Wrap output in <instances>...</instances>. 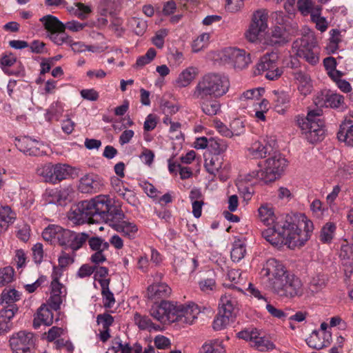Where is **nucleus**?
I'll return each mask as SVG.
<instances>
[{"label": "nucleus", "mask_w": 353, "mask_h": 353, "mask_svg": "<svg viewBox=\"0 0 353 353\" xmlns=\"http://www.w3.org/2000/svg\"><path fill=\"white\" fill-rule=\"evenodd\" d=\"M125 217L121 209L111 206L108 197L104 195L79 202L68 214V219L75 224L105 222L114 230Z\"/></svg>", "instance_id": "f257e3e1"}, {"label": "nucleus", "mask_w": 353, "mask_h": 353, "mask_svg": "<svg viewBox=\"0 0 353 353\" xmlns=\"http://www.w3.org/2000/svg\"><path fill=\"white\" fill-rule=\"evenodd\" d=\"M312 222L304 214H301L297 223L288 221H278L262 232L263 237L273 245L282 244L293 249L302 246L307 241L313 230Z\"/></svg>", "instance_id": "f03ea898"}, {"label": "nucleus", "mask_w": 353, "mask_h": 353, "mask_svg": "<svg viewBox=\"0 0 353 353\" xmlns=\"http://www.w3.org/2000/svg\"><path fill=\"white\" fill-rule=\"evenodd\" d=\"M260 274L268 277L272 292L281 298L293 299L303 294L300 279L289 274L284 265L275 259L266 261Z\"/></svg>", "instance_id": "7ed1b4c3"}, {"label": "nucleus", "mask_w": 353, "mask_h": 353, "mask_svg": "<svg viewBox=\"0 0 353 353\" xmlns=\"http://www.w3.org/2000/svg\"><path fill=\"white\" fill-rule=\"evenodd\" d=\"M229 88L230 81L226 76L211 72L199 79L190 96L213 97L219 99L225 95Z\"/></svg>", "instance_id": "20e7f679"}, {"label": "nucleus", "mask_w": 353, "mask_h": 353, "mask_svg": "<svg viewBox=\"0 0 353 353\" xmlns=\"http://www.w3.org/2000/svg\"><path fill=\"white\" fill-rule=\"evenodd\" d=\"M265 161L263 168L253 172V177L257 178L265 183L274 181L281 176L287 166V161L281 154L272 152Z\"/></svg>", "instance_id": "39448f33"}, {"label": "nucleus", "mask_w": 353, "mask_h": 353, "mask_svg": "<svg viewBox=\"0 0 353 353\" xmlns=\"http://www.w3.org/2000/svg\"><path fill=\"white\" fill-rule=\"evenodd\" d=\"M321 114L322 110L319 108L310 110L307 117L299 122L301 130L312 142L321 141L324 137V121L321 118Z\"/></svg>", "instance_id": "423d86ee"}, {"label": "nucleus", "mask_w": 353, "mask_h": 353, "mask_svg": "<svg viewBox=\"0 0 353 353\" xmlns=\"http://www.w3.org/2000/svg\"><path fill=\"white\" fill-rule=\"evenodd\" d=\"M279 55L275 52L265 54L259 60L256 66V74H264L269 80L278 79L283 71L278 65Z\"/></svg>", "instance_id": "0eeeda50"}, {"label": "nucleus", "mask_w": 353, "mask_h": 353, "mask_svg": "<svg viewBox=\"0 0 353 353\" xmlns=\"http://www.w3.org/2000/svg\"><path fill=\"white\" fill-rule=\"evenodd\" d=\"M268 19V12L265 9H259L253 12L250 25L245 33V38L250 42H256L261 33L265 31Z\"/></svg>", "instance_id": "6e6552de"}, {"label": "nucleus", "mask_w": 353, "mask_h": 353, "mask_svg": "<svg viewBox=\"0 0 353 353\" xmlns=\"http://www.w3.org/2000/svg\"><path fill=\"white\" fill-rule=\"evenodd\" d=\"M298 46L296 54L303 58L310 64L314 65L319 61L318 52L316 50V41L313 36H305L300 41H296L294 43Z\"/></svg>", "instance_id": "1a4fd4ad"}, {"label": "nucleus", "mask_w": 353, "mask_h": 353, "mask_svg": "<svg viewBox=\"0 0 353 353\" xmlns=\"http://www.w3.org/2000/svg\"><path fill=\"white\" fill-rule=\"evenodd\" d=\"M221 59L239 70L245 68L251 63L250 54L244 50L236 48H227L223 50Z\"/></svg>", "instance_id": "9d476101"}, {"label": "nucleus", "mask_w": 353, "mask_h": 353, "mask_svg": "<svg viewBox=\"0 0 353 353\" xmlns=\"http://www.w3.org/2000/svg\"><path fill=\"white\" fill-rule=\"evenodd\" d=\"M36 338L33 333L20 331L10 339L13 353H32Z\"/></svg>", "instance_id": "9b49d317"}, {"label": "nucleus", "mask_w": 353, "mask_h": 353, "mask_svg": "<svg viewBox=\"0 0 353 353\" xmlns=\"http://www.w3.org/2000/svg\"><path fill=\"white\" fill-rule=\"evenodd\" d=\"M200 310L198 306L194 303L186 305L183 304H174L173 311V323L179 322L181 323L192 324L199 314Z\"/></svg>", "instance_id": "f8f14e48"}, {"label": "nucleus", "mask_w": 353, "mask_h": 353, "mask_svg": "<svg viewBox=\"0 0 353 353\" xmlns=\"http://www.w3.org/2000/svg\"><path fill=\"white\" fill-rule=\"evenodd\" d=\"M174 304L167 301H162L160 304H155L150 310V315L161 323H173V311Z\"/></svg>", "instance_id": "ddd939ff"}, {"label": "nucleus", "mask_w": 353, "mask_h": 353, "mask_svg": "<svg viewBox=\"0 0 353 353\" xmlns=\"http://www.w3.org/2000/svg\"><path fill=\"white\" fill-rule=\"evenodd\" d=\"M162 276L161 273L157 274L154 276L155 282L148 288V297L154 301L168 298L172 292L171 288L168 284L159 282L161 279Z\"/></svg>", "instance_id": "4468645a"}, {"label": "nucleus", "mask_w": 353, "mask_h": 353, "mask_svg": "<svg viewBox=\"0 0 353 353\" xmlns=\"http://www.w3.org/2000/svg\"><path fill=\"white\" fill-rule=\"evenodd\" d=\"M103 187L102 179L94 174H88L82 176L79 183L78 190L82 193H97Z\"/></svg>", "instance_id": "2eb2a0df"}, {"label": "nucleus", "mask_w": 353, "mask_h": 353, "mask_svg": "<svg viewBox=\"0 0 353 353\" xmlns=\"http://www.w3.org/2000/svg\"><path fill=\"white\" fill-rule=\"evenodd\" d=\"M197 101L204 114L208 116H214L221 110V104L213 97L191 96Z\"/></svg>", "instance_id": "dca6fc26"}, {"label": "nucleus", "mask_w": 353, "mask_h": 353, "mask_svg": "<svg viewBox=\"0 0 353 353\" xmlns=\"http://www.w3.org/2000/svg\"><path fill=\"white\" fill-rule=\"evenodd\" d=\"M273 148L270 144H264L261 141L253 142L247 149V156L251 159H263L271 155Z\"/></svg>", "instance_id": "f3484780"}, {"label": "nucleus", "mask_w": 353, "mask_h": 353, "mask_svg": "<svg viewBox=\"0 0 353 353\" xmlns=\"http://www.w3.org/2000/svg\"><path fill=\"white\" fill-rule=\"evenodd\" d=\"M294 79L298 84V90L303 95H307L312 90V83L310 75L305 71L295 70L292 72Z\"/></svg>", "instance_id": "a211bd4d"}, {"label": "nucleus", "mask_w": 353, "mask_h": 353, "mask_svg": "<svg viewBox=\"0 0 353 353\" xmlns=\"http://www.w3.org/2000/svg\"><path fill=\"white\" fill-rule=\"evenodd\" d=\"M331 334L327 332H320L314 330L310 336L306 339V343L310 347L316 350H321L330 344Z\"/></svg>", "instance_id": "6ab92c4d"}, {"label": "nucleus", "mask_w": 353, "mask_h": 353, "mask_svg": "<svg viewBox=\"0 0 353 353\" xmlns=\"http://www.w3.org/2000/svg\"><path fill=\"white\" fill-rule=\"evenodd\" d=\"M337 137L339 141H344L350 146H353V115L345 117L340 126Z\"/></svg>", "instance_id": "aec40b11"}, {"label": "nucleus", "mask_w": 353, "mask_h": 353, "mask_svg": "<svg viewBox=\"0 0 353 353\" xmlns=\"http://www.w3.org/2000/svg\"><path fill=\"white\" fill-rule=\"evenodd\" d=\"M289 41V36L283 26H274L267 35L265 42L268 45L275 46L284 44Z\"/></svg>", "instance_id": "412c9836"}, {"label": "nucleus", "mask_w": 353, "mask_h": 353, "mask_svg": "<svg viewBox=\"0 0 353 353\" xmlns=\"http://www.w3.org/2000/svg\"><path fill=\"white\" fill-rule=\"evenodd\" d=\"M38 142L28 137L17 140V146L20 151L29 156H39L42 152L37 147Z\"/></svg>", "instance_id": "4be33fe9"}, {"label": "nucleus", "mask_w": 353, "mask_h": 353, "mask_svg": "<svg viewBox=\"0 0 353 353\" xmlns=\"http://www.w3.org/2000/svg\"><path fill=\"white\" fill-rule=\"evenodd\" d=\"M205 163L204 166L207 172L211 174L215 175L221 168L223 159L221 155L205 152L204 154Z\"/></svg>", "instance_id": "5701e85b"}, {"label": "nucleus", "mask_w": 353, "mask_h": 353, "mask_svg": "<svg viewBox=\"0 0 353 353\" xmlns=\"http://www.w3.org/2000/svg\"><path fill=\"white\" fill-rule=\"evenodd\" d=\"M53 322V314L51 310L46 307H40L34 319L33 326L38 328L41 324L50 325Z\"/></svg>", "instance_id": "b1692460"}, {"label": "nucleus", "mask_w": 353, "mask_h": 353, "mask_svg": "<svg viewBox=\"0 0 353 353\" xmlns=\"http://www.w3.org/2000/svg\"><path fill=\"white\" fill-rule=\"evenodd\" d=\"M99 283L101 287L103 306L105 308H111L115 303V299L113 293L109 288L110 279H101L99 280Z\"/></svg>", "instance_id": "393cba45"}, {"label": "nucleus", "mask_w": 353, "mask_h": 353, "mask_svg": "<svg viewBox=\"0 0 353 353\" xmlns=\"http://www.w3.org/2000/svg\"><path fill=\"white\" fill-rule=\"evenodd\" d=\"M198 70L195 67H188L183 70L176 79V84L180 88H185L189 85L196 78Z\"/></svg>", "instance_id": "a878e982"}, {"label": "nucleus", "mask_w": 353, "mask_h": 353, "mask_svg": "<svg viewBox=\"0 0 353 353\" xmlns=\"http://www.w3.org/2000/svg\"><path fill=\"white\" fill-rule=\"evenodd\" d=\"M138 226L135 223L125 220L121 222V224L116 228V231L122 234L124 237L129 239H134L136 238L138 232Z\"/></svg>", "instance_id": "bb28decb"}, {"label": "nucleus", "mask_w": 353, "mask_h": 353, "mask_svg": "<svg viewBox=\"0 0 353 353\" xmlns=\"http://www.w3.org/2000/svg\"><path fill=\"white\" fill-rule=\"evenodd\" d=\"M40 21L43 23L48 34H51L52 32L64 30L63 23L53 15H46L41 18Z\"/></svg>", "instance_id": "cd10ccee"}, {"label": "nucleus", "mask_w": 353, "mask_h": 353, "mask_svg": "<svg viewBox=\"0 0 353 353\" xmlns=\"http://www.w3.org/2000/svg\"><path fill=\"white\" fill-rule=\"evenodd\" d=\"M274 108L279 113H283L284 110L290 103V97L284 91H273Z\"/></svg>", "instance_id": "c85d7f7f"}, {"label": "nucleus", "mask_w": 353, "mask_h": 353, "mask_svg": "<svg viewBox=\"0 0 353 353\" xmlns=\"http://www.w3.org/2000/svg\"><path fill=\"white\" fill-rule=\"evenodd\" d=\"M71 174V167L66 164L57 163L52 166L53 181L55 184L63 179H65Z\"/></svg>", "instance_id": "c756f323"}, {"label": "nucleus", "mask_w": 353, "mask_h": 353, "mask_svg": "<svg viewBox=\"0 0 353 353\" xmlns=\"http://www.w3.org/2000/svg\"><path fill=\"white\" fill-rule=\"evenodd\" d=\"M259 217L261 222L266 225L274 224L275 215L273 208L269 204H263L258 210Z\"/></svg>", "instance_id": "7c9ffc66"}, {"label": "nucleus", "mask_w": 353, "mask_h": 353, "mask_svg": "<svg viewBox=\"0 0 353 353\" xmlns=\"http://www.w3.org/2000/svg\"><path fill=\"white\" fill-rule=\"evenodd\" d=\"M322 7L317 6L315 10L310 16L311 21L315 23L316 28L321 32H324L328 28V22L325 17L321 16Z\"/></svg>", "instance_id": "2f4dec72"}, {"label": "nucleus", "mask_w": 353, "mask_h": 353, "mask_svg": "<svg viewBox=\"0 0 353 353\" xmlns=\"http://www.w3.org/2000/svg\"><path fill=\"white\" fill-rule=\"evenodd\" d=\"M67 10L80 19H85L92 12L91 8L82 3H75L73 6L66 7Z\"/></svg>", "instance_id": "473e14b6"}, {"label": "nucleus", "mask_w": 353, "mask_h": 353, "mask_svg": "<svg viewBox=\"0 0 353 353\" xmlns=\"http://www.w3.org/2000/svg\"><path fill=\"white\" fill-rule=\"evenodd\" d=\"M235 304L236 300L233 299L230 294H225L224 296H222L219 304L220 314L223 313L232 317Z\"/></svg>", "instance_id": "72a5a7b5"}, {"label": "nucleus", "mask_w": 353, "mask_h": 353, "mask_svg": "<svg viewBox=\"0 0 353 353\" xmlns=\"http://www.w3.org/2000/svg\"><path fill=\"white\" fill-rule=\"evenodd\" d=\"M336 229V227L334 223H326L321 230L319 240L323 243H330L334 236Z\"/></svg>", "instance_id": "f704fd0d"}, {"label": "nucleus", "mask_w": 353, "mask_h": 353, "mask_svg": "<svg viewBox=\"0 0 353 353\" xmlns=\"http://www.w3.org/2000/svg\"><path fill=\"white\" fill-rule=\"evenodd\" d=\"M21 294L15 289H4L1 294L2 305H16L21 299Z\"/></svg>", "instance_id": "c9c22d12"}, {"label": "nucleus", "mask_w": 353, "mask_h": 353, "mask_svg": "<svg viewBox=\"0 0 353 353\" xmlns=\"http://www.w3.org/2000/svg\"><path fill=\"white\" fill-rule=\"evenodd\" d=\"M245 253V243L240 239L235 240L230 252L232 260L234 262H239L244 258Z\"/></svg>", "instance_id": "e433bc0d"}, {"label": "nucleus", "mask_w": 353, "mask_h": 353, "mask_svg": "<svg viewBox=\"0 0 353 353\" xmlns=\"http://www.w3.org/2000/svg\"><path fill=\"white\" fill-rule=\"evenodd\" d=\"M327 276L323 273H317L310 280V289L312 292H318L326 285Z\"/></svg>", "instance_id": "4c0bfd02"}, {"label": "nucleus", "mask_w": 353, "mask_h": 353, "mask_svg": "<svg viewBox=\"0 0 353 353\" xmlns=\"http://www.w3.org/2000/svg\"><path fill=\"white\" fill-rule=\"evenodd\" d=\"M128 23L129 27L139 36L143 35L148 28L147 21L139 17H132Z\"/></svg>", "instance_id": "58836bf2"}, {"label": "nucleus", "mask_w": 353, "mask_h": 353, "mask_svg": "<svg viewBox=\"0 0 353 353\" xmlns=\"http://www.w3.org/2000/svg\"><path fill=\"white\" fill-rule=\"evenodd\" d=\"M19 311L17 305H3V308L0 311V322L11 324L10 321Z\"/></svg>", "instance_id": "ea45409f"}, {"label": "nucleus", "mask_w": 353, "mask_h": 353, "mask_svg": "<svg viewBox=\"0 0 353 353\" xmlns=\"http://www.w3.org/2000/svg\"><path fill=\"white\" fill-rule=\"evenodd\" d=\"M134 321L135 324L141 330H157V327L152 322L149 316L145 315H141L139 313H135L134 315Z\"/></svg>", "instance_id": "a19ab883"}, {"label": "nucleus", "mask_w": 353, "mask_h": 353, "mask_svg": "<svg viewBox=\"0 0 353 353\" xmlns=\"http://www.w3.org/2000/svg\"><path fill=\"white\" fill-rule=\"evenodd\" d=\"M319 106H330L331 108H338L341 107L344 103L343 96L339 94H330L326 96V99L324 102L321 103L320 102H315Z\"/></svg>", "instance_id": "79ce46f5"}, {"label": "nucleus", "mask_w": 353, "mask_h": 353, "mask_svg": "<svg viewBox=\"0 0 353 353\" xmlns=\"http://www.w3.org/2000/svg\"><path fill=\"white\" fill-rule=\"evenodd\" d=\"M63 112V106L61 102L52 103L47 110L46 118L48 121L53 119L58 121Z\"/></svg>", "instance_id": "37998d69"}, {"label": "nucleus", "mask_w": 353, "mask_h": 353, "mask_svg": "<svg viewBox=\"0 0 353 353\" xmlns=\"http://www.w3.org/2000/svg\"><path fill=\"white\" fill-rule=\"evenodd\" d=\"M16 219V214L12 210L10 206H2L0 208V223L1 226L12 223Z\"/></svg>", "instance_id": "c03bdc74"}, {"label": "nucleus", "mask_w": 353, "mask_h": 353, "mask_svg": "<svg viewBox=\"0 0 353 353\" xmlns=\"http://www.w3.org/2000/svg\"><path fill=\"white\" fill-rule=\"evenodd\" d=\"M259 351H268L274 348V345L272 342L265 337L259 336V333L256 334L252 345Z\"/></svg>", "instance_id": "a18cd8bd"}, {"label": "nucleus", "mask_w": 353, "mask_h": 353, "mask_svg": "<svg viewBox=\"0 0 353 353\" xmlns=\"http://www.w3.org/2000/svg\"><path fill=\"white\" fill-rule=\"evenodd\" d=\"M59 231H61V226L50 225L44 229L42 232V236L45 241L54 243L57 242Z\"/></svg>", "instance_id": "49530a36"}, {"label": "nucleus", "mask_w": 353, "mask_h": 353, "mask_svg": "<svg viewBox=\"0 0 353 353\" xmlns=\"http://www.w3.org/2000/svg\"><path fill=\"white\" fill-rule=\"evenodd\" d=\"M90 249L94 252L108 251L110 247L109 243L97 236H93L88 239Z\"/></svg>", "instance_id": "de8ad7c7"}, {"label": "nucleus", "mask_w": 353, "mask_h": 353, "mask_svg": "<svg viewBox=\"0 0 353 353\" xmlns=\"http://www.w3.org/2000/svg\"><path fill=\"white\" fill-rule=\"evenodd\" d=\"M227 148L228 144L225 141L214 138L210 139V151L208 152L220 155L221 153L224 152Z\"/></svg>", "instance_id": "09e8293b"}, {"label": "nucleus", "mask_w": 353, "mask_h": 353, "mask_svg": "<svg viewBox=\"0 0 353 353\" xmlns=\"http://www.w3.org/2000/svg\"><path fill=\"white\" fill-rule=\"evenodd\" d=\"M52 163H46L41 165L37 168V174L41 176L44 181L51 183L53 181L52 176Z\"/></svg>", "instance_id": "8fccbe9b"}, {"label": "nucleus", "mask_w": 353, "mask_h": 353, "mask_svg": "<svg viewBox=\"0 0 353 353\" xmlns=\"http://www.w3.org/2000/svg\"><path fill=\"white\" fill-rule=\"evenodd\" d=\"M317 6L312 0H298L297 8L301 14L305 17L312 14L313 11L316 10Z\"/></svg>", "instance_id": "3c124183"}, {"label": "nucleus", "mask_w": 353, "mask_h": 353, "mask_svg": "<svg viewBox=\"0 0 353 353\" xmlns=\"http://www.w3.org/2000/svg\"><path fill=\"white\" fill-rule=\"evenodd\" d=\"M66 289L65 286L59 281L58 276L55 270L52 273V281L51 282V294L58 296H66Z\"/></svg>", "instance_id": "603ef678"}, {"label": "nucleus", "mask_w": 353, "mask_h": 353, "mask_svg": "<svg viewBox=\"0 0 353 353\" xmlns=\"http://www.w3.org/2000/svg\"><path fill=\"white\" fill-rule=\"evenodd\" d=\"M88 239V235L85 233H76L73 232L69 247L73 251H76L81 248Z\"/></svg>", "instance_id": "864d4df0"}, {"label": "nucleus", "mask_w": 353, "mask_h": 353, "mask_svg": "<svg viewBox=\"0 0 353 353\" xmlns=\"http://www.w3.org/2000/svg\"><path fill=\"white\" fill-rule=\"evenodd\" d=\"M14 275V270L10 266L0 269V287H3L12 282Z\"/></svg>", "instance_id": "5fc2aeb1"}, {"label": "nucleus", "mask_w": 353, "mask_h": 353, "mask_svg": "<svg viewBox=\"0 0 353 353\" xmlns=\"http://www.w3.org/2000/svg\"><path fill=\"white\" fill-rule=\"evenodd\" d=\"M210 34L203 33L194 39L192 44V51L198 52L205 48L210 40Z\"/></svg>", "instance_id": "6e6d98bb"}, {"label": "nucleus", "mask_w": 353, "mask_h": 353, "mask_svg": "<svg viewBox=\"0 0 353 353\" xmlns=\"http://www.w3.org/2000/svg\"><path fill=\"white\" fill-rule=\"evenodd\" d=\"M48 38L55 44L61 46L63 43H67L70 41L68 35L65 32V30H60L57 32H52L51 34H48Z\"/></svg>", "instance_id": "4d7b16f0"}, {"label": "nucleus", "mask_w": 353, "mask_h": 353, "mask_svg": "<svg viewBox=\"0 0 353 353\" xmlns=\"http://www.w3.org/2000/svg\"><path fill=\"white\" fill-rule=\"evenodd\" d=\"M330 38L327 49L332 53H334L339 48V43L341 41V32L336 29H332L330 30Z\"/></svg>", "instance_id": "13d9d810"}, {"label": "nucleus", "mask_w": 353, "mask_h": 353, "mask_svg": "<svg viewBox=\"0 0 353 353\" xmlns=\"http://www.w3.org/2000/svg\"><path fill=\"white\" fill-rule=\"evenodd\" d=\"M230 318L232 317L223 313L220 314L219 312L218 316L213 321L214 330H221L224 329L230 323Z\"/></svg>", "instance_id": "bf43d9fd"}, {"label": "nucleus", "mask_w": 353, "mask_h": 353, "mask_svg": "<svg viewBox=\"0 0 353 353\" xmlns=\"http://www.w3.org/2000/svg\"><path fill=\"white\" fill-rule=\"evenodd\" d=\"M230 131L231 132V137L240 136L245 132V125L243 122L239 119H234L230 124Z\"/></svg>", "instance_id": "052dcab7"}, {"label": "nucleus", "mask_w": 353, "mask_h": 353, "mask_svg": "<svg viewBox=\"0 0 353 353\" xmlns=\"http://www.w3.org/2000/svg\"><path fill=\"white\" fill-rule=\"evenodd\" d=\"M72 232H73L71 230H65L61 227V231L59 232L57 242H58L61 245L69 246Z\"/></svg>", "instance_id": "680f3d73"}, {"label": "nucleus", "mask_w": 353, "mask_h": 353, "mask_svg": "<svg viewBox=\"0 0 353 353\" xmlns=\"http://www.w3.org/2000/svg\"><path fill=\"white\" fill-rule=\"evenodd\" d=\"M97 322L102 325L103 329H110V326L114 322V318L109 314H101L97 316Z\"/></svg>", "instance_id": "e2e57ef3"}, {"label": "nucleus", "mask_w": 353, "mask_h": 353, "mask_svg": "<svg viewBox=\"0 0 353 353\" xmlns=\"http://www.w3.org/2000/svg\"><path fill=\"white\" fill-rule=\"evenodd\" d=\"M264 92L265 90L262 88L248 90L242 94L241 99H259Z\"/></svg>", "instance_id": "0e129e2a"}, {"label": "nucleus", "mask_w": 353, "mask_h": 353, "mask_svg": "<svg viewBox=\"0 0 353 353\" xmlns=\"http://www.w3.org/2000/svg\"><path fill=\"white\" fill-rule=\"evenodd\" d=\"M203 353H223V347L219 343L204 344L202 346Z\"/></svg>", "instance_id": "69168bd1"}, {"label": "nucleus", "mask_w": 353, "mask_h": 353, "mask_svg": "<svg viewBox=\"0 0 353 353\" xmlns=\"http://www.w3.org/2000/svg\"><path fill=\"white\" fill-rule=\"evenodd\" d=\"M32 250L34 261L37 264L41 263L43 261L44 254L43 245L40 243H37L32 247Z\"/></svg>", "instance_id": "338daca9"}, {"label": "nucleus", "mask_w": 353, "mask_h": 353, "mask_svg": "<svg viewBox=\"0 0 353 353\" xmlns=\"http://www.w3.org/2000/svg\"><path fill=\"white\" fill-rule=\"evenodd\" d=\"M120 353H142V347L135 343L133 346H130L129 343H123L121 341V347L119 349Z\"/></svg>", "instance_id": "774afa93"}]
</instances>
